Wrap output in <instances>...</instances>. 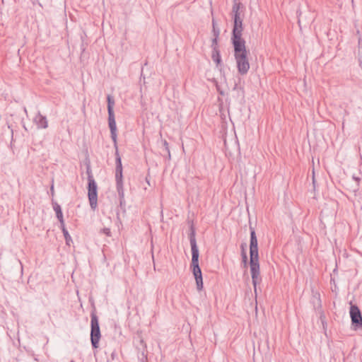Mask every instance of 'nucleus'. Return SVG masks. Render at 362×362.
I'll list each match as a JSON object with an SVG mask.
<instances>
[{
  "label": "nucleus",
  "mask_w": 362,
  "mask_h": 362,
  "mask_svg": "<svg viewBox=\"0 0 362 362\" xmlns=\"http://www.w3.org/2000/svg\"><path fill=\"white\" fill-rule=\"evenodd\" d=\"M189 233V239L191 245L192 250V262L191 267L192 269V273L194 276L197 288L198 291H201L203 288V279L202 270L199 265V249L196 241V232L193 225L190 226Z\"/></svg>",
  "instance_id": "1"
},
{
  "label": "nucleus",
  "mask_w": 362,
  "mask_h": 362,
  "mask_svg": "<svg viewBox=\"0 0 362 362\" xmlns=\"http://www.w3.org/2000/svg\"><path fill=\"white\" fill-rule=\"evenodd\" d=\"M234 47V56L237 63L238 73L245 75L250 69L245 42L232 43Z\"/></svg>",
  "instance_id": "2"
},
{
  "label": "nucleus",
  "mask_w": 362,
  "mask_h": 362,
  "mask_svg": "<svg viewBox=\"0 0 362 362\" xmlns=\"http://www.w3.org/2000/svg\"><path fill=\"white\" fill-rule=\"evenodd\" d=\"M240 4L235 3L233 6L232 13H233V28L232 31L231 42L232 43L245 42L242 38L243 19L240 18L239 12Z\"/></svg>",
  "instance_id": "3"
},
{
  "label": "nucleus",
  "mask_w": 362,
  "mask_h": 362,
  "mask_svg": "<svg viewBox=\"0 0 362 362\" xmlns=\"http://www.w3.org/2000/svg\"><path fill=\"white\" fill-rule=\"evenodd\" d=\"M115 104L114 99L108 95L107 96V110H108V123L110 129L111 138L117 147V127L115 119V114L113 111V106Z\"/></svg>",
  "instance_id": "4"
},
{
  "label": "nucleus",
  "mask_w": 362,
  "mask_h": 362,
  "mask_svg": "<svg viewBox=\"0 0 362 362\" xmlns=\"http://www.w3.org/2000/svg\"><path fill=\"white\" fill-rule=\"evenodd\" d=\"M250 267L252 276V284L255 288V292L257 291V284L259 279V255L250 256Z\"/></svg>",
  "instance_id": "5"
},
{
  "label": "nucleus",
  "mask_w": 362,
  "mask_h": 362,
  "mask_svg": "<svg viewBox=\"0 0 362 362\" xmlns=\"http://www.w3.org/2000/svg\"><path fill=\"white\" fill-rule=\"evenodd\" d=\"M101 337L98 317L92 313V346L95 349L98 347L99 340Z\"/></svg>",
  "instance_id": "6"
},
{
  "label": "nucleus",
  "mask_w": 362,
  "mask_h": 362,
  "mask_svg": "<svg viewBox=\"0 0 362 362\" xmlns=\"http://www.w3.org/2000/svg\"><path fill=\"white\" fill-rule=\"evenodd\" d=\"M350 317L351 319V324L355 329L362 327V315L358 307L356 305H351L350 307Z\"/></svg>",
  "instance_id": "7"
},
{
  "label": "nucleus",
  "mask_w": 362,
  "mask_h": 362,
  "mask_svg": "<svg viewBox=\"0 0 362 362\" xmlns=\"http://www.w3.org/2000/svg\"><path fill=\"white\" fill-rule=\"evenodd\" d=\"M250 228V256L259 255L258 254V243L255 230L252 227Z\"/></svg>",
  "instance_id": "8"
},
{
  "label": "nucleus",
  "mask_w": 362,
  "mask_h": 362,
  "mask_svg": "<svg viewBox=\"0 0 362 362\" xmlns=\"http://www.w3.org/2000/svg\"><path fill=\"white\" fill-rule=\"evenodd\" d=\"M33 122L37 126V128L46 129L48 126L47 118L40 112H37L35 116Z\"/></svg>",
  "instance_id": "9"
},
{
  "label": "nucleus",
  "mask_w": 362,
  "mask_h": 362,
  "mask_svg": "<svg viewBox=\"0 0 362 362\" xmlns=\"http://www.w3.org/2000/svg\"><path fill=\"white\" fill-rule=\"evenodd\" d=\"M84 166L86 168V178L87 180V189H88V198H90V165L89 163L88 158H86V161L84 163Z\"/></svg>",
  "instance_id": "10"
},
{
  "label": "nucleus",
  "mask_w": 362,
  "mask_h": 362,
  "mask_svg": "<svg viewBox=\"0 0 362 362\" xmlns=\"http://www.w3.org/2000/svg\"><path fill=\"white\" fill-rule=\"evenodd\" d=\"M211 58L212 60L216 63V67L221 70L223 64L221 62V54L218 48H214L212 50Z\"/></svg>",
  "instance_id": "11"
},
{
  "label": "nucleus",
  "mask_w": 362,
  "mask_h": 362,
  "mask_svg": "<svg viewBox=\"0 0 362 362\" xmlns=\"http://www.w3.org/2000/svg\"><path fill=\"white\" fill-rule=\"evenodd\" d=\"M52 206H53V209L56 213V216H57V219L59 220V223H62V219L64 218H63V214H62V208H61L60 205L58 203H57L56 202H54L52 200Z\"/></svg>",
  "instance_id": "12"
},
{
  "label": "nucleus",
  "mask_w": 362,
  "mask_h": 362,
  "mask_svg": "<svg viewBox=\"0 0 362 362\" xmlns=\"http://www.w3.org/2000/svg\"><path fill=\"white\" fill-rule=\"evenodd\" d=\"M97 205V185L92 179V209L96 207Z\"/></svg>",
  "instance_id": "13"
},
{
  "label": "nucleus",
  "mask_w": 362,
  "mask_h": 362,
  "mask_svg": "<svg viewBox=\"0 0 362 362\" xmlns=\"http://www.w3.org/2000/svg\"><path fill=\"white\" fill-rule=\"evenodd\" d=\"M140 345L141 346V356H139L141 362H144L145 360L147 359V354L146 353V345L145 344L144 340L141 339L139 340Z\"/></svg>",
  "instance_id": "14"
},
{
  "label": "nucleus",
  "mask_w": 362,
  "mask_h": 362,
  "mask_svg": "<svg viewBox=\"0 0 362 362\" xmlns=\"http://www.w3.org/2000/svg\"><path fill=\"white\" fill-rule=\"evenodd\" d=\"M117 192L119 194V199H122V201H124V194L123 185H120V184L117 185Z\"/></svg>",
  "instance_id": "15"
},
{
  "label": "nucleus",
  "mask_w": 362,
  "mask_h": 362,
  "mask_svg": "<svg viewBox=\"0 0 362 362\" xmlns=\"http://www.w3.org/2000/svg\"><path fill=\"white\" fill-rule=\"evenodd\" d=\"M62 232L66 240V245H70V243H72V239L70 235L69 234L68 230L66 229H64V231Z\"/></svg>",
  "instance_id": "16"
},
{
  "label": "nucleus",
  "mask_w": 362,
  "mask_h": 362,
  "mask_svg": "<svg viewBox=\"0 0 362 362\" xmlns=\"http://www.w3.org/2000/svg\"><path fill=\"white\" fill-rule=\"evenodd\" d=\"M162 144H163V147L165 148V152L168 154V160H170L171 158V156H170L168 143L166 140H162Z\"/></svg>",
  "instance_id": "17"
},
{
  "label": "nucleus",
  "mask_w": 362,
  "mask_h": 362,
  "mask_svg": "<svg viewBox=\"0 0 362 362\" xmlns=\"http://www.w3.org/2000/svg\"><path fill=\"white\" fill-rule=\"evenodd\" d=\"M115 179L117 185L120 184L123 185L122 183V172H116L115 171Z\"/></svg>",
  "instance_id": "18"
},
{
  "label": "nucleus",
  "mask_w": 362,
  "mask_h": 362,
  "mask_svg": "<svg viewBox=\"0 0 362 362\" xmlns=\"http://www.w3.org/2000/svg\"><path fill=\"white\" fill-rule=\"evenodd\" d=\"M242 263L245 268L247 267V255L246 252H241Z\"/></svg>",
  "instance_id": "19"
},
{
  "label": "nucleus",
  "mask_w": 362,
  "mask_h": 362,
  "mask_svg": "<svg viewBox=\"0 0 362 362\" xmlns=\"http://www.w3.org/2000/svg\"><path fill=\"white\" fill-rule=\"evenodd\" d=\"M114 146H115L114 144ZM115 148H116V153H115V156H116V165H122V161H121V158L119 155V153H118V151H117V146H115Z\"/></svg>",
  "instance_id": "20"
},
{
  "label": "nucleus",
  "mask_w": 362,
  "mask_h": 362,
  "mask_svg": "<svg viewBox=\"0 0 362 362\" xmlns=\"http://www.w3.org/2000/svg\"><path fill=\"white\" fill-rule=\"evenodd\" d=\"M213 33H214V37H218L219 34H220V30H219V29H216L215 28L214 21H213Z\"/></svg>",
  "instance_id": "21"
},
{
  "label": "nucleus",
  "mask_w": 362,
  "mask_h": 362,
  "mask_svg": "<svg viewBox=\"0 0 362 362\" xmlns=\"http://www.w3.org/2000/svg\"><path fill=\"white\" fill-rule=\"evenodd\" d=\"M217 44H218V37H214V39L212 40V44H211L212 49H214V48H218Z\"/></svg>",
  "instance_id": "22"
},
{
  "label": "nucleus",
  "mask_w": 362,
  "mask_h": 362,
  "mask_svg": "<svg viewBox=\"0 0 362 362\" xmlns=\"http://www.w3.org/2000/svg\"><path fill=\"white\" fill-rule=\"evenodd\" d=\"M115 171L116 172H122V165H116Z\"/></svg>",
  "instance_id": "23"
},
{
  "label": "nucleus",
  "mask_w": 362,
  "mask_h": 362,
  "mask_svg": "<svg viewBox=\"0 0 362 362\" xmlns=\"http://www.w3.org/2000/svg\"><path fill=\"white\" fill-rule=\"evenodd\" d=\"M246 247H247L246 243H243L241 245V246H240V247H241V252H246V250H245Z\"/></svg>",
  "instance_id": "24"
},
{
  "label": "nucleus",
  "mask_w": 362,
  "mask_h": 362,
  "mask_svg": "<svg viewBox=\"0 0 362 362\" xmlns=\"http://www.w3.org/2000/svg\"><path fill=\"white\" fill-rule=\"evenodd\" d=\"M60 227L62 231H64V229H66L64 218L62 219V223H60Z\"/></svg>",
  "instance_id": "25"
},
{
  "label": "nucleus",
  "mask_w": 362,
  "mask_h": 362,
  "mask_svg": "<svg viewBox=\"0 0 362 362\" xmlns=\"http://www.w3.org/2000/svg\"><path fill=\"white\" fill-rule=\"evenodd\" d=\"M103 232L107 235H110V230L109 228H104L103 229Z\"/></svg>",
  "instance_id": "26"
},
{
  "label": "nucleus",
  "mask_w": 362,
  "mask_h": 362,
  "mask_svg": "<svg viewBox=\"0 0 362 362\" xmlns=\"http://www.w3.org/2000/svg\"><path fill=\"white\" fill-rule=\"evenodd\" d=\"M125 203V201H122V199H119V204H120V206H122V205Z\"/></svg>",
  "instance_id": "27"
},
{
  "label": "nucleus",
  "mask_w": 362,
  "mask_h": 362,
  "mask_svg": "<svg viewBox=\"0 0 362 362\" xmlns=\"http://www.w3.org/2000/svg\"><path fill=\"white\" fill-rule=\"evenodd\" d=\"M51 192L53 194H54V187L53 186L51 187Z\"/></svg>",
  "instance_id": "28"
},
{
  "label": "nucleus",
  "mask_w": 362,
  "mask_h": 362,
  "mask_svg": "<svg viewBox=\"0 0 362 362\" xmlns=\"http://www.w3.org/2000/svg\"><path fill=\"white\" fill-rule=\"evenodd\" d=\"M92 196V194L90 193V197ZM89 202H90V197L88 198Z\"/></svg>",
  "instance_id": "29"
},
{
  "label": "nucleus",
  "mask_w": 362,
  "mask_h": 362,
  "mask_svg": "<svg viewBox=\"0 0 362 362\" xmlns=\"http://www.w3.org/2000/svg\"><path fill=\"white\" fill-rule=\"evenodd\" d=\"M18 362H23V360L19 359V360H18Z\"/></svg>",
  "instance_id": "30"
},
{
  "label": "nucleus",
  "mask_w": 362,
  "mask_h": 362,
  "mask_svg": "<svg viewBox=\"0 0 362 362\" xmlns=\"http://www.w3.org/2000/svg\"><path fill=\"white\" fill-rule=\"evenodd\" d=\"M71 362H74V361H71Z\"/></svg>",
  "instance_id": "31"
}]
</instances>
